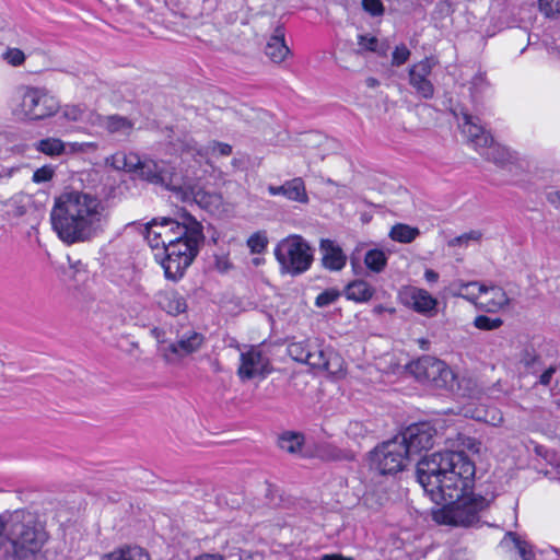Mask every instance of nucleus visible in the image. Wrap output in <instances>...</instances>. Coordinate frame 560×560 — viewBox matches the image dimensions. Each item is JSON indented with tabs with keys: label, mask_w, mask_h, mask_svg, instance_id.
<instances>
[{
	"label": "nucleus",
	"mask_w": 560,
	"mask_h": 560,
	"mask_svg": "<svg viewBox=\"0 0 560 560\" xmlns=\"http://www.w3.org/2000/svg\"><path fill=\"white\" fill-rule=\"evenodd\" d=\"M475 463L463 451L424 455L417 464V480L432 502V518L443 525L468 527L477 524L490 500L472 492Z\"/></svg>",
	"instance_id": "obj_1"
},
{
	"label": "nucleus",
	"mask_w": 560,
	"mask_h": 560,
	"mask_svg": "<svg viewBox=\"0 0 560 560\" xmlns=\"http://www.w3.org/2000/svg\"><path fill=\"white\" fill-rule=\"evenodd\" d=\"M50 221L58 237L71 245L90 241L102 233L108 222V211L98 197L70 190L55 199Z\"/></svg>",
	"instance_id": "obj_2"
},
{
	"label": "nucleus",
	"mask_w": 560,
	"mask_h": 560,
	"mask_svg": "<svg viewBox=\"0 0 560 560\" xmlns=\"http://www.w3.org/2000/svg\"><path fill=\"white\" fill-rule=\"evenodd\" d=\"M47 539L44 525L28 511H14L7 520V557L14 560L32 559L42 550Z\"/></svg>",
	"instance_id": "obj_3"
},
{
	"label": "nucleus",
	"mask_w": 560,
	"mask_h": 560,
	"mask_svg": "<svg viewBox=\"0 0 560 560\" xmlns=\"http://www.w3.org/2000/svg\"><path fill=\"white\" fill-rule=\"evenodd\" d=\"M203 238L201 224L196 219H188L185 236L174 241L162 252L155 253V258L162 265L167 279L177 280L183 277L197 256Z\"/></svg>",
	"instance_id": "obj_4"
},
{
	"label": "nucleus",
	"mask_w": 560,
	"mask_h": 560,
	"mask_svg": "<svg viewBox=\"0 0 560 560\" xmlns=\"http://www.w3.org/2000/svg\"><path fill=\"white\" fill-rule=\"evenodd\" d=\"M288 354L296 362L308 364L312 369L337 374L341 371L342 359L318 339L293 341L288 345Z\"/></svg>",
	"instance_id": "obj_5"
},
{
	"label": "nucleus",
	"mask_w": 560,
	"mask_h": 560,
	"mask_svg": "<svg viewBox=\"0 0 560 560\" xmlns=\"http://www.w3.org/2000/svg\"><path fill=\"white\" fill-rule=\"evenodd\" d=\"M275 256L283 271L298 276L311 268L314 250L302 236L294 234L277 244Z\"/></svg>",
	"instance_id": "obj_6"
},
{
	"label": "nucleus",
	"mask_w": 560,
	"mask_h": 560,
	"mask_svg": "<svg viewBox=\"0 0 560 560\" xmlns=\"http://www.w3.org/2000/svg\"><path fill=\"white\" fill-rule=\"evenodd\" d=\"M408 446L398 436L383 442L371 453V468L380 475H395L402 471L409 462Z\"/></svg>",
	"instance_id": "obj_7"
},
{
	"label": "nucleus",
	"mask_w": 560,
	"mask_h": 560,
	"mask_svg": "<svg viewBox=\"0 0 560 560\" xmlns=\"http://www.w3.org/2000/svg\"><path fill=\"white\" fill-rule=\"evenodd\" d=\"M188 219L194 218L190 214H184L182 221L172 218L153 219L145 228V238L149 245L153 249L162 252L167 245L185 236Z\"/></svg>",
	"instance_id": "obj_8"
},
{
	"label": "nucleus",
	"mask_w": 560,
	"mask_h": 560,
	"mask_svg": "<svg viewBox=\"0 0 560 560\" xmlns=\"http://www.w3.org/2000/svg\"><path fill=\"white\" fill-rule=\"evenodd\" d=\"M60 101L46 88L28 86L25 89L21 110L30 120H43L58 113Z\"/></svg>",
	"instance_id": "obj_9"
},
{
	"label": "nucleus",
	"mask_w": 560,
	"mask_h": 560,
	"mask_svg": "<svg viewBox=\"0 0 560 560\" xmlns=\"http://www.w3.org/2000/svg\"><path fill=\"white\" fill-rule=\"evenodd\" d=\"M410 371L415 377L436 388L452 389L455 383V374L442 360L431 355H424L410 364Z\"/></svg>",
	"instance_id": "obj_10"
},
{
	"label": "nucleus",
	"mask_w": 560,
	"mask_h": 560,
	"mask_svg": "<svg viewBox=\"0 0 560 560\" xmlns=\"http://www.w3.org/2000/svg\"><path fill=\"white\" fill-rule=\"evenodd\" d=\"M139 167L140 176L153 184L164 186L173 191L183 190L185 183L180 174L164 161L141 160Z\"/></svg>",
	"instance_id": "obj_11"
},
{
	"label": "nucleus",
	"mask_w": 560,
	"mask_h": 560,
	"mask_svg": "<svg viewBox=\"0 0 560 560\" xmlns=\"http://www.w3.org/2000/svg\"><path fill=\"white\" fill-rule=\"evenodd\" d=\"M174 148L182 154L191 156L195 160H209L210 156H229L232 147L224 142L210 141L207 145H199L189 135H184L174 142Z\"/></svg>",
	"instance_id": "obj_12"
},
{
	"label": "nucleus",
	"mask_w": 560,
	"mask_h": 560,
	"mask_svg": "<svg viewBox=\"0 0 560 560\" xmlns=\"http://www.w3.org/2000/svg\"><path fill=\"white\" fill-rule=\"evenodd\" d=\"M397 436L408 446V454L411 457V455L429 450L434 445L436 430L431 424L423 422L408 427L402 434Z\"/></svg>",
	"instance_id": "obj_13"
},
{
	"label": "nucleus",
	"mask_w": 560,
	"mask_h": 560,
	"mask_svg": "<svg viewBox=\"0 0 560 560\" xmlns=\"http://www.w3.org/2000/svg\"><path fill=\"white\" fill-rule=\"evenodd\" d=\"M237 374L241 380H252L270 373V361L259 347H249L241 353Z\"/></svg>",
	"instance_id": "obj_14"
},
{
	"label": "nucleus",
	"mask_w": 560,
	"mask_h": 560,
	"mask_svg": "<svg viewBox=\"0 0 560 560\" xmlns=\"http://www.w3.org/2000/svg\"><path fill=\"white\" fill-rule=\"evenodd\" d=\"M434 66L432 58H424L409 68V84L421 98L430 100L434 95V85L429 79Z\"/></svg>",
	"instance_id": "obj_15"
},
{
	"label": "nucleus",
	"mask_w": 560,
	"mask_h": 560,
	"mask_svg": "<svg viewBox=\"0 0 560 560\" xmlns=\"http://www.w3.org/2000/svg\"><path fill=\"white\" fill-rule=\"evenodd\" d=\"M399 299L405 306L421 315L433 316L436 313L438 300L424 289L404 287L399 291Z\"/></svg>",
	"instance_id": "obj_16"
},
{
	"label": "nucleus",
	"mask_w": 560,
	"mask_h": 560,
	"mask_svg": "<svg viewBox=\"0 0 560 560\" xmlns=\"http://www.w3.org/2000/svg\"><path fill=\"white\" fill-rule=\"evenodd\" d=\"M463 136L479 153L482 149L492 143V136L479 124L477 117H472L467 113H463V121L459 122Z\"/></svg>",
	"instance_id": "obj_17"
},
{
	"label": "nucleus",
	"mask_w": 560,
	"mask_h": 560,
	"mask_svg": "<svg viewBox=\"0 0 560 560\" xmlns=\"http://www.w3.org/2000/svg\"><path fill=\"white\" fill-rule=\"evenodd\" d=\"M112 281L122 290L137 296H147L145 290L141 284V276L132 266L120 268L113 275Z\"/></svg>",
	"instance_id": "obj_18"
},
{
	"label": "nucleus",
	"mask_w": 560,
	"mask_h": 560,
	"mask_svg": "<svg viewBox=\"0 0 560 560\" xmlns=\"http://www.w3.org/2000/svg\"><path fill=\"white\" fill-rule=\"evenodd\" d=\"M479 305L478 307L485 312L494 313L509 304V298L505 291L498 285L487 287L479 289Z\"/></svg>",
	"instance_id": "obj_19"
},
{
	"label": "nucleus",
	"mask_w": 560,
	"mask_h": 560,
	"mask_svg": "<svg viewBox=\"0 0 560 560\" xmlns=\"http://www.w3.org/2000/svg\"><path fill=\"white\" fill-rule=\"evenodd\" d=\"M205 340L206 338L201 332L188 330L179 335L177 340L168 346V350L178 357H186L197 352Z\"/></svg>",
	"instance_id": "obj_20"
},
{
	"label": "nucleus",
	"mask_w": 560,
	"mask_h": 560,
	"mask_svg": "<svg viewBox=\"0 0 560 560\" xmlns=\"http://www.w3.org/2000/svg\"><path fill=\"white\" fill-rule=\"evenodd\" d=\"M95 120L86 121L92 127H102L108 133L128 136L133 129V122L119 115L101 116L96 114Z\"/></svg>",
	"instance_id": "obj_21"
},
{
	"label": "nucleus",
	"mask_w": 560,
	"mask_h": 560,
	"mask_svg": "<svg viewBox=\"0 0 560 560\" xmlns=\"http://www.w3.org/2000/svg\"><path fill=\"white\" fill-rule=\"evenodd\" d=\"M322 261L326 269L332 271L341 270L347 264V256L341 247L331 240H322L320 242Z\"/></svg>",
	"instance_id": "obj_22"
},
{
	"label": "nucleus",
	"mask_w": 560,
	"mask_h": 560,
	"mask_svg": "<svg viewBox=\"0 0 560 560\" xmlns=\"http://www.w3.org/2000/svg\"><path fill=\"white\" fill-rule=\"evenodd\" d=\"M155 299L159 307L172 316H177L187 310L185 298L173 289L159 291Z\"/></svg>",
	"instance_id": "obj_23"
},
{
	"label": "nucleus",
	"mask_w": 560,
	"mask_h": 560,
	"mask_svg": "<svg viewBox=\"0 0 560 560\" xmlns=\"http://www.w3.org/2000/svg\"><path fill=\"white\" fill-rule=\"evenodd\" d=\"M266 55L273 62H281L289 55L290 50L284 40V28L279 26L275 34L269 38L265 49Z\"/></svg>",
	"instance_id": "obj_24"
},
{
	"label": "nucleus",
	"mask_w": 560,
	"mask_h": 560,
	"mask_svg": "<svg viewBox=\"0 0 560 560\" xmlns=\"http://www.w3.org/2000/svg\"><path fill=\"white\" fill-rule=\"evenodd\" d=\"M375 293L374 288L364 280H354L345 289V295L348 300L357 303L370 301Z\"/></svg>",
	"instance_id": "obj_25"
},
{
	"label": "nucleus",
	"mask_w": 560,
	"mask_h": 560,
	"mask_svg": "<svg viewBox=\"0 0 560 560\" xmlns=\"http://www.w3.org/2000/svg\"><path fill=\"white\" fill-rule=\"evenodd\" d=\"M102 560H151V558L141 547L125 546L104 555Z\"/></svg>",
	"instance_id": "obj_26"
},
{
	"label": "nucleus",
	"mask_w": 560,
	"mask_h": 560,
	"mask_svg": "<svg viewBox=\"0 0 560 560\" xmlns=\"http://www.w3.org/2000/svg\"><path fill=\"white\" fill-rule=\"evenodd\" d=\"M108 162L116 170L133 172L139 170L141 159L137 153L119 151L113 154Z\"/></svg>",
	"instance_id": "obj_27"
},
{
	"label": "nucleus",
	"mask_w": 560,
	"mask_h": 560,
	"mask_svg": "<svg viewBox=\"0 0 560 560\" xmlns=\"http://www.w3.org/2000/svg\"><path fill=\"white\" fill-rule=\"evenodd\" d=\"M483 288V284L471 281V282H463L458 281L453 283V294L456 296H460L463 299H466L469 302H472L476 306L479 305V289Z\"/></svg>",
	"instance_id": "obj_28"
},
{
	"label": "nucleus",
	"mask_w": 560,
	"mask_h": 560,
	"mask_svg": "<svg viewBox=\"0 0 560 560\" xmlns=\"http://www.w3.org/2000/svg\"><path fill=\"white\" fill-rule=\"evenodd\" d=\"M285 189L287 199L300 203L308 202V196L306 192L305 184L301 177H295L293 179L287 180Z\"/></svg>",
	"instance_id": "obj_29"
},
{
	"label": "nucleus",
	"mask_w": 560,
	"mask_h": 560,
	"mask_svg": "<svg viewBox=\"0 0 560 560\" xmlns=\"http://www.w3.org/2000/svg\"><path fill=\"white\" fill-rule=\"evenodd\" d=\"M35 149L48 156L55 158L67 152V144L58 138H46L35 143Z\"/></svg>",
	"instance_id": "obj_30"
},
{
	"label": "nucleus",
	"mask_w": 560,
	"mask_h": 560,
	"mask_svg": "<svg viewBox=\"0 0 560 560\" xmlns=\"http://www.w3.org/2000/svg\"><path fill=\"white\" fill-rule=\"evenodd\" d=\"M420 235L418 228L405 223L395 224L389 232V237L398 243L408 244Z\"/></svg>",
	"instance_id": "obj_31"
},
{
	"label": "nucleus",
	"mask_w": 560,
	"mask_h": 560,
	"mask_svg": "<svg viewBox=\"0 0 560 560\" xmlns=\"http://www.w3.org/2000/svg\"><path fill=\"white\" fill-rule=\"evenodd\" d=\"M487 160L492 161L498 165H504L511 159L509 150L498 143H489L487 148L480 152Z\"/></svg>",
	"instance_id": "obj_32"
},
{
	"label": "nucleus",
	"mask_w": 560,
	"mask_h": 560,
	"mask_svg": "<svg viewBox=\"0 0 560 560\" xmlns=\"http://www.w3.org/2000/svg\"><path fill=\"white\" fill-rule=\"evenodd\" d=\"M304 436L296 432H284L279 436L278 445L282 451L296 454L301 451Z\"/></svg>",
	"instance_id": "obj_33"
},
{
	"label": "nucleus",
	"mask_w": 560,
	"mask_h": 560,
	"mask_svg": "<svg viewBox=\"0 0 560 560\" xmlns=\"http://www.w3.org/2000/svg\"><path fill=\"white\" fill-rule=\"evenodd\" d=\"M97 113L89 110L88 108L80 105H67L63 108V116L68 120L86 124V121L95 120L94 116Z\"/></svg>",
	"instance_id": "obj_34"
},
{
	"label": "nucleus",
	"mask_w": 560,
	"mask_h": 560,
	"mask_svg": "<svg viewBox=\"0 0 560 560\" xmlns=\"http://www.w3.org/2000/svg\"><path fill=\"white\" fill-rule=\"evenodd\" d=\"M364 264L370 271L380 273L387 265V256L381 249H370L364 256Z\"/></svg>",
	"instance_id": "obj_35"
},
{
	"label": "nucleus",
	"mask_w": 560,
	"mask_h": 560,
	"mask_svg": "<svg viewBox=\"0 0 560 560\" xmlns=\"http://www.w3.org/2000/svg\"><path fill=\"white\" fill-rule=\"evenodd\" d=\"M489 82L485 75V73H477L472 77L470 81V94L474 101H477L479 96H481L488 89Z\"/></svg>",
	"instance_id": "obj_36"
},
{
	"label": "nucleus",
	"mask_w": 560,
	"mask_h": 560,
	"mask_svg": "<svg viewBox=\"0 0 560 560\" xmlns=\"http://www.w3.org/2000/svg\"><path fill=\"white\" fill-rule=\"evenodd\" d=\"M503 320L499 317H488L486 315H478L474 319V326L480 330H494L502 326Z\"/></svg>",
	"instance_id": "obj_37"
},
{
	"label": "nucleus",
	"mask_w": 560,
	"mask_h": 560,
	"mask_svg": "<svg viewBox=\"0 0 560 560\" xmlns=\"http://www.w3.org/2000/svg\"><path fill=\"white\" fill-rule=\"evenodd\" d=\"M481 236L482 234L480 231H469L467 233H464L457 237L450 240L448 246H467L469 242H479L481 240Z\"/></svg>",
	"instance_id": "obj_38"
},
{
	"label": "nucleus",
	"mask_w": 560,
	"mask_h": 560,
	"mask_svg": "<svg viewBox=\"0 0 560 560\" xmlns=\"http://www.w3.org/2000/svg\"><path fill=\"white\" fill-rule=\"evenodd\" d=\"M268 244L267 236L265 233L257 232L254 233L248 240H247V246L249 247L250 252L254 254H260L262 253Z\"/></svg>",
	"instance_id": "obj_39"
},
{
	"label": "nucleus",
	"mask_w": 560,
	"mask_h": 560,
	"mask_svg": "<svg viewBox=\"0 0 560 560\" xmlns=\"http://www.w3.org/2000/svg\"><path fill=\"white\" fill-rule=\"evenodd\" d=\"M2 59L12 67H20L25 62V55L19 48H8L2 54Z\"/></svg>",
	"instance_id": "obj_40"
},
{
	"label": "nucleus",
	"mask_w": 560,
	"mask_h": 560,
	"mask_svg": "<svg viewBox=\"0 0 560 560\" xmlns=\"http://www.w3.org/2000/svg\"><path fill=\"white\" fill-rule=\"evenodd\" d=\"M539 10L547 18H560V0H539Z\"/></svg>",
	"instance_id": "obj_41"
},
{
	"label": "nucleus",
	"mask_w": 560,
	"mask_h": 560,
	"mask_svg": "<svg viewBox=\"0 0 560 560\" xmlns=\"http://www.w3.org/2000/svg\"><path fill=\"white\" fill-rule=\"evenodd\" d=\"M535 453L551 467L560 466V456L555 451L548 450L542 445H537L535 446Z\"/></svg>",
	"instance_id": "obj_42"
},
{
	"label": "nucleus",
	"mask_w": 560,
	"mask_h": 560,
	"mask_svg": "<svg viewBox=\"0 0 560 560\" xmlns=\"http://www.w3.org/2000/svg\"><path fill=\"white\" fill-rule=\"evenodd\" d=\"M340 296V292L337 289H327L317 295L315 305L317 307H325L335 303Z\"/></svg>",
	"instance_id": "obj_43"
},
{
	"label": "nucleus",
	"mask_w": 560,
	"mask_h": 560,
	"mask_svg": "<svg viewBox=\"0 0 560 560\" xmlns=\"http://www.w3.org/2000/svg\"><path fill=\"white\" fill-rule=\"evenodd\" d=\"M358 45L360 51H378V39L375 36L368 34L358 35Z\"/></svg>",
	"instance_id": "obj_44"
},
{
	"label": "nucleus",
	"mask_w": 560,
	"mask_h": 560,
	"mask_svg": "<svg viewBox=\"0 0 560 560\" xmlns=\"http://www.w3.org/2000/svg\"><path fill=\"white\" fill-rule=\"evenodd\" d=\"M363 10L371 16H382L385 12L384 4L381 0H362Z\"/></svg>",
	"instance_id": "obj_45"
},
{
	"label": "nucleus",
	"mask_w": 560,
	"mask_h": 560,
	"mask_svg": "<svg viewBox=\"0 0 560 560\" xmlns=\"http://www.w3.org/2000/svg\"><path fill=\"white\" fill-rule=\"evenodd\" d=\"M346 433L349 438L358 440L365 436L368 429L360 421H351L347 427Z\"/></svg>",
	"instance_id": "obj_46"
},
{
	"label": "nucleus",
	"mask_w": 560,
	"mask_h": 560,
	"mask_svg": "<svg viewBox=\"0 0 560 560\" xmlns=\"http://www.w3.org/2000/svg\"><path fill=\"white\" fill-rule=\"evenodd\" d=\"M55 175V168L50 165H45L37 168L33 174V182L46 183L49 182Z\"/></svg>",
	"instance_id": "obj_47"
},
{
	"label": "nucleus",
	"mask_w": 560,
	"mask_h": 560,
	"mask_svg": "<svg viewBox=\"0 0 560 560\" xmlns=\"http://www.w3.org/2000/svg\"><path fill=\"white\" fill-rule=\"evenodd\" d=\"M410 57V50L405 45H399L393 51L392 63L394 66L404 65Z\"/></svg>",
	"instance_id": "obj_48"
},
{
	"label": "nucleus",
	"mask_w": 560,
	"mask_h": 560,
	"mask_svg": "<svg viewBox=\"0 0 560 560\" xmlns=\"http://www.w3.org/2000/svg\"><path fill=\"white\" fill-rule=\"evenodd\" d=\"M214 268L224 273L232 268V264L226 255H215L214 256Z\"/></svg>",
	"instance_id": "obj_49"
},
{
	"label": "nucleus",
	"mask_w": 560,
	"mask_h": 560,
	"mask_svg": "<svg viewBox=\"0 0 560 560\" xmlns=\"http://www.w3.org/2000/svg\"><path fill=\"white\" fill-rule=\"evenodd\" d=\"M317 456L323 459H335L339 456V451L330 446H322L318 450Z\"/></svg>",
	"instance_id": "obj_50"
},
{
	"label": "nucleus",
	"mask_w": 560,
	"mask_h": 560,
	"mask_svg": "<svg viewBox=\"0 0 560 560\" xmlns=\"http://www.w3.org/2000/svg\"><path fill=\"white\" fill-rule=\"evenodd\" d=\"M556 372V368L553 366H550L541 375H540V378H539V382L540 384L547 386L549 385L550 381H551V377L552 375L555 374Z\"/></svg>",
	"instance_id": "obj_51"
},
{
	"label": "nucleus",
	"mask_w": 560,
	"mask_h": 560,
	"mask_svg": "<svg viewBox=\"0 0 560 560\" xmlns=\"http://www.w3.org/2000/svg\"><path fill=\"white\" fill-rule=\"evenodd\" d=\"M548 201L556 208H560V190H552L547 194Z\"/></svg>",
	"instance_id": "obj_52"
},
{
	"label": "nucleus",
	"mask_w": 560,
	"mask_h": 560,
	"mask_svg": "<svg viewBox=\"0 0 560 560\" xmlns=\"http://www.w3.org/2000/svg\"><path fill=\"white\" fill-rule=\"evenodd\" d=\"M285 182L281 185V186H273V185H270L268 186V192L271 195V196H284L285 197Z\"/></svg>",
	"instance_id": "obj_53"
},
{
	"label": "nucleus",
	"mask_w": 560,
	"mask_h": 560,
	"mask_svg": "<svg viewBox=\"0 0 560 560\" xmlns=\"http://www.w3.org/2000/svg\"><path fill=\"white\" fill-rule=\"evenodd\" d=\"M67 148H69L70 152H81L85 147L90 145V143H79V142H70L66 143Z\"/></svg>",
	"instance_id": "obj_54"
},
{
	"label": "nucleus",
	"mask_w": 560,
	"mask_h": 560,
	"mask_svg": "<svg viewBox=\"0 0 560 560\" xmlns=\"http://www.w3.org/2000/svg\"><path fill=\"white\" fill-rule=\"evenodd\" d=\"M424 279L429 283H434L439 280V273L436 271H434L433 269H425Z\"/></svg>",
	"instance_id": "obj_55"
},
{
	"label": "nucleus",
	"mask_w": 560,
	"mask_h": 560,
	"mask_svg": "<svg viewBox=\"0 0 560 560\" xmlns=\"http://www.w3.org/2000/svg\"><path fill=\"white\" fill-rule=\"evenodd\" d=\"M476 419L478 420H483L486 422H491L492 424H497L498 422H501L502 421V417L499 416L498 418L495 416H492L491 419L488 418V415H485V416H476Z\"/></svg>",
	"instance_id": "obj_56"
},
{
	"label": "nucleus",
	"mask_w": 560,
	"mask_h": 560,
	"mask_svg": "<svg viewBox=\"0 0 560 560\" xmlns=\"http://www.w3.org/2000/svg\"><path fill=\"white\" fill-rule=\"evenodd\" d=\"M195 560H224V559L220 555L203 553L199 557H196Z\"/></svg>",
	"instance_id": "obj_57"
},
{
	"label": "nucleus",
	"mask_w": 560,
	"mask_h": 560,
	"mask_svg": "<svg viewBox=\"0 0 560 560\" xmlns=\"http://www.w3.org/2000/svg\"><path fill=\"white\" fill-rule=\"evenodd\" d=\"M320 560H340V555H338V553L324 555L320 557Z\"/></svg>",
	"instance_id": "obj_58"
},
{
	"label": "nucleus",
	"mask_w": 560,
	"mask_h": 560,
	"mask_svg": "<svg viewBox=\"0 0 560 560\" xmlns=\"http://www.w3.org/2000/svg\"><path fill=\"white\" fill-rule=\"evenodd\" d=\"M366 85L369 88H375L378 85V81L375 78H368L366 79Z\"/></svg>",
	"instance_id": "obj_59"
},
{
	"label": "nucleus",
	"mask_w": 560,
	"mask_h": 560,
	"mask_svg": "<svg viewBox=\"0 0 560 560\" xmlns=\"http://www.w3.org/2000/svg\"><path fill=\"white\" fill-rule=\"evenodd\" d=\"M521 555H522L523 560H529V559L526 557V553H525V550H524V549H521Z\"/></svg>",
	"instance_id": "obj_60"
},
{
	"label": "nucleus",
	"mask_w": 560,
	"mask_h": 560,
	"mask_svg": "<svg viewBox=\"0 0 560 560\" xmlns=\"http://www.w3.org/2000/svg\"><path fill=\"white\" fill-rule=\"evenodd\" d=\"M340 560H353L352 558H347L340 555Z\"/></svg>",
	"instance_id": "obj_61"
}]
</instances>
